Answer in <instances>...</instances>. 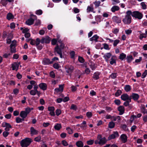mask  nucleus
<instances>
[{"label": "nucleus", "instance_id": "1", "mask_svg": "<svg viewBox=\"0 0 147 147\" xmlns=\"http://www.w3.org/2000/svg\"><path fill=\"white\" fill-rule=\"evenodd\" d=\"M126 15L123 19L122 21L124 24L128 25L131 22V11L130 10L127 11L126 12Z\"/></svg>", "mask_w": 147, "mask_h": 147}, {"label": "nucleus", "instance_id": "2", "mask_svg": "<svg viewBox=\"0 0 147 147\" xmlns=\"http://www.w3.org/2000/svg\"><path fill=\"white\" fill-rule=\"evenodd\" d=\"M107 140L105 137H102L100 134L98 135L97 137V140H95L94 143L95 144H99L100 145H103L106 143Z\"/></svg>", "mask_w": 147, "mask_h": 147}, {"label": "nucleus", "instance_id": "3", "mask_svg": "<svg viewBox=\"0 0 147 147\" xmlns=\"http://www.w3.org/2000/svg\"><path fill=\"white\" fill-rule=\"evenodd\" d=\"M32 142V139L29 138H27L22 140L20 142V144L22 147H27Z\"/></svg>", "mask_w": 147, "mask_h": 147}, {"label": "nucleus", "instance_id": "4", "mask_svg": "<svg viewBox=\"0 0 147 147\" xmlns=\"http://www.w3.org/2000/svg\"><path fill=\"white\" fill-rule=\"evenodd\" d=\"M131 15L133 17L137 18L139 20L141 19L142 17V14L138 11H135L133 13L131 12Z\"/></svg>", "mask_w": 147, "mask_h": 147}, {"label": "nucleus", "instance_id": "5", "mask_svg": "<svg viewBox=\"0 0 147 147\" xmlns=\"http://www.w3.org/2000/svg\"><path fill=\"white\" fill-rule=\"evenodd\" d=\"M74 67L70 65H66L65 66L66 72L68 74L72 73L74 70Z\"/></svg>", "mask_w": 147, "mask_h": 147}, {"label": "nucleus", "instance_id": "6", "mask_svg": "<svg viewBox=\"0 0 147 147\" xmlns=\"http://www.w3.org/2000/svg\"><path fill=\"white\" fill-rule=\"evenodd\" d=\"M51 40V39L49 36H46L42 38L41 40V43L42 44L44 43H49L50 42Z\"/></svg>", "mask_w": 147, "mask_h": 147}, {"label": "nucleus", "instance_id": "7", "mask_svg": "<svg viewBox=\"0 0 147 147\" xmlns=\"http://www.w3.org/2000/svg\"><path fill=\"white\" fill-rule=\"evenodd\" d=\"M112 56L111 54L110 53H108L105 54L103 56L105 61L107 63L109 62V59L111 58Z\"/></svg>", "mask_w": 147, "mask_h": 147}, {"label": "nucleus", "instance_id": "8", "mask_svg": "<svg viewBox=\"0 0 147 147\" xmlns=\"http://www.w3.org/2000/svg\"><path fill=\"white\" fill-rule=\"evenodd\" d=\"M2 126L3 127H5V130L6 131H7L9 130L10 128H11V125L9 123L5 122L3 123L2 125Z\"/></svg>", "mask_w": 147, "mask_h": 147}, {"label": "nucleus", "instance_id": "9", "mask_svg": "<svg viewBox=\"0 0 147 147\" xmlns=\"http://www.w3.org/2000/svg\"><path fill=\"white\" fill-rule=\"evenodd\" d=\"M119 136L118 133L117 131L114 132L112 134L110 135L108 137V139L109 140H111L112 139H114L116 137Z\"/></svg>", "mask_w": 147, "mask_h": 147}, {"label": "nucleus", "instance_id": "10", "mask_svg": "<svg viewBox=\"0 0 147 147\" xmlns=\"http://www.w3.org/2000/svg\"><path fill=\"white\" fill-rule=\"evenodd\" d=\"M61 49L59 47V46L58 45L55 48V52H56L59 55L60 57L61 58H62L63 56Z\"/></svg>", "mask_w": 147, "mask_h": 147}, {"label": "nucleus", "instance_id": "11", "mask_svg": "<svg viewBox=\"0 0 147 147\" xmlns=\"http://www.w3.org/2000/svg\"><path fill=\"white\" fill-rule=\"evenodd\" d=\"M30 94L34 96L36 94H37L39 97L41 94L40 92L38 90H36L34 89L32 90L30 92Z\"/></svg>", "mask_w": 147, "mask_h": 147}, {"label": "nucleus", "instance_id": "12", "mask_svg": "<svg viewBox=\"0 0 147 147\" xmlns=\"http://www.w3.org/2000/svg\"><path fill=\"white\" fill-rule=\"evenodd\" d=\"M30 134L32 136L34 135H36L38 134V131L35 129L34 127H31L30 128Z\"/></svg>", "mask_w": 147, "mask_h": 147}, {"label": "nucleus", "instance_id": "13", "mask_svg": "<svg viewBox=\"0 0 147 147\" xmlns=\"http://www.w3.org/2000/svg\"><path fill=\"white\" fill-rule=\"evenodd\" d=\"M121 98L124 101L128 100L129 99H131V98L129 97V96L126 94L122 95L121 96Z\"/></svg>", "mask_w": 147, "mask_h": 147}, {"label": "nucleus", "instance_id": "14", "mask_svg": "<svg viewBox=\"0 0 147 147\" xmlns=\"http://www.w3.org/2000/svg\"><path fill=\"white\" fill-rule=\"evenodd\" d=\"M63 89V85H59V88H55V93H57L59 92H62Z\"/></svg>", "mask_w": 147, "mask_h": 147}, {"label": "nucleus", "instance_id": "15", "mask_svg": "<svg viewBox=\"0 0 147 147\" xmlns=\"http://www.w3.org/2000/svg\"><path fill=\"white\" fill-rule=\"evenodd\" d=\"M19 64L16 62H15L12 64V67L13 70H16L17 71L19 67Z\"/></svg>", "mask_w": 147, "mask_h": 147}, {"label": "nucleus", "instance_id": "16", "mask_svg": "<svg viewBox=\"0 0 147 147\" xmlns=\"http://www.w3.org/2000/svg\"><path fill=\"white\" fill-rule=\"evenodd\" d=\"M89 66L91 69L92 70H94L96 67V65L93 62L90 61L88 63Z\"/></svg>", "mask_w": 147, "mask_h": 147}, {"label": "nucleus", "instance_id": "17", "mask_svg": "<svg viewBox=\"0 0 147 147\" xmlns=\"http://www.w3.org/2000/svg\"><path fill=\"white\" fill-rule=\"evenodd\" d=\"M39 86L40 88L43 90H46L47 88V85L46 84L41 83L39 84Z\"/></svg>", "mask_w": 147, "mask_h": 147}, {"label": "nucleus", "instance_id": "18", "mask_svg": "<svg viewBox=\"0 0 147 147\" xmlns=\"http://www.w3.org/2000/svg\"><path fill=\"white\" fill-rule=\"evenodd\" d=\"M80 127L82 128L83 129L85 130L86 129L87 126L85 121H83L82 123L80 124Z\"/></svg>", "mask_w": 147, "mask_h": 147}, {"label": "nucleus", "instance_id": "19", "mask_svg": "<svg viewBox=\"0 0 147 147\" xmlns=\"http://www.w3.org/2000/svg\"><path fill=\"white\" fill-rule=\"evenodd\" d=\"M112 19L114 22L117 23H120L121 22V19L117 16H113Z\"/></svg>", "mask_w": 147, "mask_h": 147}, {"label": "nucleus", "instance_id": "20", "mask_svg": "<svg viewBox=\"0 0 147 147\" xmlns=\"http://www.w3.org/2000/svg\"><path fill=\"white\" fill-rule=\"evenodd\" d=\"M116 59V58L115 56H112L111 58V60L110 61V64L112 65L114 63H115Z\"/></svg>", "mask_w": 147, "mask_h": 147}, {"label": "nucleus", "instance_id": "21", "mask_svg": "<svg viewBox=\"0 0 147 147\" xmlns=\"http://www.w3.org/2000/svg\"><path fill=\"white\" fill-rule=\"evenodd\" d=\"M34 20L32 18H30L28 19L26 21V24L28 25H30L34 23Z\"/></svg>", "mask_w": 147, "mask_h": 147}, {"label": "nucleus", "instance_id": "22", "mask_svg": "<svg viewBox=\"0 0 147 147\" xmlns=\"http://www.w3.org/2000/svg\"><path fill=\"white\" fill-rule=\"evenodd\" d=\"M58 45L59 47L61 49H64V44L62 43V41L60 40H58V43L57 45V46Z\"/></svg>", "mask_w": 147, "mask_h": 147}, {"label": "nucleus", "instance_id": "23", "mask_svg": "<svg viewBox=\"0 0 147 147\" xmlns=\"http://www.w3.org/2000/svg\"><path fill=\"white\" fill-rule=\"evenodd\" d=\"M118 110L120 112L119 114H123L124 111V108L123 106H120L118 108Z\"/></svg>", "mask_w": 147, "mask_h": 147}, {"label": "nucleus", "instance_id": "24", "mask_svg": "<svg viewBox=\"0 0 147 147\" xmlns=\"http://www.w3.org/2000/svg\"><path fill=\"white\" fill-rule=\"evenodd\" d=\"M99 38V37L97 35H95L93 36L90 39V41H94L96 42L98 41V39Z\"/></svg>", "mask_w": 147, "mask_h": 147}, {"label": "nucleus", "instance_id": "25", "mask_svg": "<svg viewBox=\"0 0 147 147\" xmlns=\"http://www.w3.org/2000/svg\"><path fill=\"white\" fill-rule=\"evenodd\" d=\"M100 74V73L99 72H96L94 73L93 74V78L96 79L97 80L99 78V76Z\"/></svg>", "mask_w": 147, "mask_h": 147}, {"label": "nucleus", "instance_id": "26", "mask_svg": "<svg viewBox=\"0 0 147 147\" xmlns=\"http://www.w3.org/2000/svg\"><path fill=\"white\" fill-rule=\"evenodd\" d=\"M119 6L116 5L113 6L111 8V11L113 12H115L116 11L119 10Z\"/></svg>", "mask_w": 147, "mask_h": 147}, {"label": "nucleus", "instance_id": "27", "mask_svg": "<svg viewBox=\"0 0 147 147\" xmlns=\"http://www.w3.org/2000/svg\"><path fill=\"white\" fill-rule=\"evenodd\" d=\"M27 115L24 111H22L20 113V116L21 117L25 118L27 117Z\"/></svg>", "mask_w": 147, "mask_h": 147}, {"label": "nucleus", "instance_id": "28", "mask_svg": "<svg viewBox=\"0 0 147 147\" xmlns=\"http://www.w3.org/2000/svg\"><path fill=\"white\" fill-rule=\"evenodd\" d=\"M121 140L123 142L125 143L126 142L127 140V137L125 135H122L121 136Z\"/></svg>", "mask_w": 147, "mask_h": 147}, {"label": "nucleus", "instance_id": "29", "mask_svg": "<svg viewBox=\"0 0 147 147\" xmlns=\"http://www.w3.org/2000/svg\"><path fill=\"white\" fill-rule=\"evenodd\" d=\"M94 8L92 6H88L87 9V12H92L93 13H95V11H94Z\"/></svg>", "mask_w": 147, "mask_h": 147}, {"label": "nucleus", "instance_id": "30", "mask_svg": "<svg viewBox=\"0 0 147 147\" xmlns=\"http://www.w3.org/2000/svg\"><path fill=\"white\" fill-rule=\"evenodd\" d=\"M13 18L14 16L11 13H9L7 14V19L8 20H10L13 19Z\"/></svg>", "mask_w": 147, "mask_h": 147}, {"label": "nucleus", "instance_id": "31", "mask_svg": "<svg viewBox=\"0 0 147 147\" xmlns=\"http://www.w3.org/2000/svg\"><path fill=\"white\" fill-rule=\"evenodd\" d=\"M133 59H134L132 55H128L126 57L127 61L129 63H130Z\"/></svg>", "mask_w": 147, "mask_h": 147}, {"label": "nucleus", "instance_id": "32", "mask_svg": "<svg viewBox=\"0 0 147 147\" xmlns=\"http://www.w3.org/2000/svg\"><path fill=\"white\" fill-rule=\"evenodd\" d=\"M132 97L134 100H136L138 99L139 96L138 94L134 93L132 95Z\"/></svg>", "mask_w": 147, "mask_h": 147}, {"label": "nucleus", "instance_id": "33", "mask_svg": "<svg viewBox=\"0 0 147 147\" xmlns=\"http://www.w3.org/2000/svg\"><path fill=\"white\" fill-rule=\"evenodd\" d=\"M139 32L140 33L139 36V38L140 40H142L143 38H146V35L145 33H142L140 31H139Z\"/></svg>", "mask_w": 147, "mask_h": 147}, {"label": "nucleus", "instance_id": "34", "mask_svg": "<svg viewBox=\"0 0 147 147\" xmlns=\"http://www.w3.org/2000/svg\"><path fill=\"white\" fill-rule=\"evenodd\" d=\"M54 128L56 130H59L61 127V126L60 123H57L54 126Z\"/></svg>", "mask_w": 147, "mask_h": 147}, {"label": "nucleus", "instance_id": "35", "mask_svg": "<svg viewBox=\"0 0 147 147\" xmlns=\"http://www.w3.org/2000/svg\"><path fill=\"white\" fill-rule=\"evenodd\" d=\"M126 57V55L123 53H121L119 56V58L121 60H123Z\"/></svg>", "mask_w": 147, "mask_h": 147}, {"label": "nucleus", "instance_id": "36", "mask_svg": "<svg viewBox=\"0 0 147 147\" xmlns=\"http://www.w3.org/2000/svg\"><path fill=\"white\" fill-rule=\"evenodd\" d=\"M76 145L78 147H83V142L80 141H78L76 142Z\"/></svg>", "mask_w": 147, "mask_h": 147}, {"label": "nucleus", "instance_id": "37", "mask_svg": "<svg viewBox=\"0 0 147 147\" xmlns=\"http://www.w3.org/2000/svg\"><path fill=\"white\" fill-rule=\"evenodd\" d=\"M124 89L127 92L131 90V87L129 85H125L124 87Z\"/></svg>", "mask_w": 147, "mask_h": 147}, {"label": "nucleus", "instance_id": "38", "mask_svg": "<svg viewBox=\"0 0 147 147\" xmlns=\"http://www.w3.org/2000/svg\"><path fill=\"white\" fill-rule=\"evenodd\" d=\"M33 109V108H31L29 107H27L25 109V111H24L27 114H29L31 110Z\"/></svg>", "mask_w": 147, "mask_h": 147}, {"label": "nucleus", "instance_id": "39", "mask_svg": "<svg viewBox=\"0 0 147 147\" xmlns=\"http://www.w3.org/2000/svg\"><path fill=\"white\" fill-rule=\"evenodd\" d=\"M10 51L12 53H15L16 52L15 46H10Z\"/></svg>", "mask_w": 147, "mask_h": 147}, {"label": "nucleus", "instance_id": "40", "mask_svg": "<svg viewBox=\"0 0 147 147\" xmlns=\"http://www.w3.org/2000/svg\"><path fill=\"white\" fill-rule=\"evenodd\" d=\"M20 30H22V32L23 33L25 34L26 33H27L29 30V29L28 28H25L24 29L23 28H20Z\"/></svg>", "mask_w": 147, "mask_h": 147}, {"label": "nucleus", "instance_id": "41", "mask_svg": "<svg viewBox=\"0 0 147 147\" xmlns=\"http://www.w3.org/2000/svg\"><path fill=\"white\" fill-rule=\"evenodd\" d=\"M66 130H67L69 134H71L73 133V130L69 127H66Z\"/></svg>", "mask_w": 147, "mask_h": 147}, {"label": "nucleus", "instance_id": "42", "mask_svg": "<svg viewBox=\"0 0 147 147\" xmlns=\"http://www.w3.org/2000/svg\"><path fill=\"white\" fill-rule=\"evenodd\" d=\"M115 123L113 122H110L109 124V127L110 128H113L115 126Z\"/></svg>", "mask_w": 147, "mask_h": 147}, {"label": "nucleus", "instance_id": "43", "mask_svg": "<svg viewBox=\"0 0 147 147\" xmlns=\"http://www.w3.org/2000/svg\"><path fill=\"white\" fill-rule=\"evenodd\" d=\"M91 70L88 67L86 68L84 71V73L87 75L89 74Z\"/></svg>", "mask_w": 147, "mask_h": 147}, {"label": "nucleus", "instance_id": "44", "mask_svg": "<svg viewBox=\"0 0 147 147\" xmlns=\"http://www.w3.org/2000/svg\"><path fill=\"white\" fill-rule=\"evenodd\" d=\"M131 102V99H129L128 100L125 102L123 103V105L125 106H127L129 105V103Z\"/></svg>", "mask_w": 147, "mask_h": 147}, {"label": "nucleus", "instance_id": "45", "mask_svg": "<svg viewBox=\"0 0 147 147\" xmlns=\"http://www.w3.org/2000/svg\"><path fill=\"white\" fill-rule=\"evenodd\" d=\"M43 62L45 64H48L50 63L49 59H45L43 60Z\"/></svg>", "mask_w": 147, "mask_h": 147}, {"label": "nucleus", "instance_id": "46", "mask_svg": "<svg viewBox=\"0 0 147 147\" xmlns=\"http://www.w3.org/2000/svg\"><path fill=\"white\" fill-rule=\"evenodd\" d=\"M78 60L81 63H84L85 61L84 58L80 56L78 57Z\"/></svg>", "mask_w": 147, "mask_h": 147}, {"label": "nucleus", "instance_id": "47", "mask_svg": "<svg viewBox=\"0 0 147 147\" xmlns=\"http://www.w3.org/2000/svg\"><path fill=\"white\" fill-rule=\"evenodd\" d=\"M136 118V116L134 115H132L130 119V122L131 123H132L134 119Z\"/></svg>", "mask_w": 147, "mask_h": 147}, {"label": "nucleus", "instance_id": "48", "mask_svg": "<svg viewBox=\"0 0 147 147\" xmlns=\"http://www.w3.org/2000/svg\"><path fill=\"white\" fill-rule=\"evenodd\" d=\"M120 42V40L118 39H116L113 41V46L114 47H116L117 45Z\"/></svg>", "mask_w": 147, "mask_h": 147}, {"label": "nucleus", "instance_id": "49", "mask_svg": "<svg viewBox=\"0 0 147 147\" xmlns=\"http://www.w3.org/2000/svg\"><path fill=\"white\" fill-rule=\"evenodd\" d=\"M36 46H38L39 45L40 42H41V40H40L39 38H37L36 39V41H35Z\"/></svg>", "mask_w": 147, "mask_h": 147}, {"label": "nucleus", "instance_id": "50", "mask_svg": "<svg viewBox=\"0 0 147 147\" xmlns=\"http://www.w3.org/2000/svg\"><path fill=\"white\" fill-rule=\"evenodd\" d=\"M117 76L116 73H112L110 76V77L112 79H115L116 78Z\"/></svg>", "mask_w": 147, "mask_h": 147}, {"label": "nucleus", "instance_id": "51", "mask_svg": "<svg viewBox=\"0 0 147 147\" xmlns=\"http://www.w3.org/2000/svg\"><path fill=\"white\" fill-rule=\"evenodd\" d=\"M94 3L95 5V6L97 7L99 6L100 3V1H96L94 2Z\"/></svg>", "mask_w": 147, "mask_h": 147}, {"label": "nucleus", "instance_id": "52", "mask_svg": "<svg viewBox=\"0 0 147 147\" xmlns=\"http://www.w3.org/2000/svg\"><path fill=\"white\" fill-rule=\"evenodd\" d=\"M119 30L117 28H115L113 29L112 32L114 34H117L119 32Z\"/></svg>", "mask_w": 147, "mask_h": 147}, {"label": "nucleus", "instance_id": "53", "mask_svg": "<svg viewBox=\"0 0 147 147\" xmlns=\"http://www.w3.org/2000/svg\"><path fill=\"white\" fill-rule=\"evenodd\" d=\"M94 142L93 140H90L87 141V143L88 145H91L93 144Z\"/></svg>", "mask_w": 147, "mask_h": 147}, {"label": "nucleus", "instance_id": "54", "mask_svg": "<svg viewBox=\"0 0 147 147\" xmlns=\"http://www.w3.org/2000/svg\"><path fill=\"white\" fill-rule=\"evenodd\" d=\"M147 74V70H145V71L142 74V76L141 77L142 78H145L146 75Z\"/></svg>", "mask_w": 147, "mask_h": 147}, {"label": "nucleus", "instance_id": "55", "mask_svg": "<svg viewBox=\"0 0 147 147\" xmlns=\"http://www.w3.org/2000/svg\"><path fill=\"white\" fill-rule=\"evenodd\" d=\"M122 93L121 91L120 90H118L115 93V96H118L121 94Z\"/></svg>", "mask_w": 147, "mask_h": 147}, {"label": "nucleus", "instance_id": "56", "mask_svg": "<svg viewBox=\"0 0 147 147\" xmlns=\"http://www.w3.org/2000/svg\"><path fill=\"white\" fill-rule=\"evenodd\" d=\"M61 111L59 109H57L55 111V113L57 116H58L61 113Z\"/></svg>", "mask_w": 147, "mask_h": 147}, {"label": "nucleus", "instance_id": "57", "mask_svg": "<svg viewBox=\"0 0 147 147\" xmlns=\"http://www.w3.org/2000/svg\"><path fill=\"white\" fill-rule=\"evenodd\" d=\"M125 33L127 35H129L132 33V30L130 29L126 30H125Z\"/></svg>", "mask_w": 147, "mask_h": 147}, {"label": "nucleus", "instance_id": "58", "mask_svg": "<svg viewBox=\"0 0 147 147\" xmlns=\"http://www.w3.org/2000/svg\"><path fill=\"white\" fill-rule=\"evenodd\" d=\"M141 110L144 114L146 113L147 114V110L145 109L144 107H142L141 108Z\"/></svg>", "mask_w": 147, "mask_h": 147}, {"label": "nucleus", "instance_id": "59", "mask_svg": "<svg viewBox=\"0 0 147 147\" xmlns=\"http://www.w3.org/2000/svg\"><path fill=\"white\" fill-rule=\"evenodd\" d=\"M117 119H118L119 120H120V117L118 116L117 117H115L114 116H113V117H112L111 119L112 120L114 121H116Z\"/></svg>", "mask_w": 147, "mask_h": 147}, {"label": "nucleus", "instance_id": "60", "mask_svg": "<svg viewBox=\"0 0 147 147\" xmlns=\"http://www.w3.org/2000/svg\"><path fill=\"white\" fill-rule=\"evenodd\" d=\"M141 6L142 7V8L143 9H146V5L144 2H142L141 3Z\"/></svg>", "mask_w": 147, "mask_h": 147}, {"label": "nucleus", "instance_id": "61", "mask_svg": "<svg viewBox=\"0 0 147 147\" xmlns=\"http://www.w3.org/2000/svg\"><path fill=\"white\" fill-rule=\"evenodd\" d=\"M77 107L74 104H72L71 105L70 109L74 110H76L77 109Z\"/></svg>", "mask_w": 147, "mask_h": 147}, {"label": "nucleus", "instance_id": "62", "mask_svg": "<svg viewBox=\"0 0 147 147\" xmlns=\"http://www.w3.org/2000/svg\"><path fill=\"white\" fill-rule=\"evenodd\" d=\"M86 116L88 118H91L92 116V113L90 112H88L86 114Z\"/></svg>", "mask_w": 147, "mask_h": 147}, {"label": "nucleus", "instance_id": "63", "mask_svg": "<svg viewBox=\"0 0 147 147\" xmlns=\"http://www.w3.org/2000/svg\"><path fill=\"white\" fill-rule=\"evenodd\" d=\"M41 139V137L40 136H38L34 138V140L36 142H39Z\"/></svg>", "mask_w": 147, "mask_h": 147}, {"label": "nucleus", "instance_id": "64", "mask_svg": "<svg viewBox=\"0 0 147 147\" xmlns=\"http://www.w3.org/2000/svg\"><path fill=\"white\" fill-rule=\"evenodd\" d=\"M9 134V133L7 131H4L3 133V136L5 137H7Z\"/></svg>", "mask_w": 147, "mask_h": 147}]
</instances>
